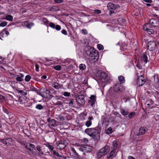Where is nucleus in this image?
I'll return each mask as SVG.
<instances>
[{
	"label": "nucleus",
	"mask_w": 159,
	"mask_h": 159,
	"mask_svg": "<svg viewBox=\"0 0 159 159\" xmlns=\"http://www.w3.org/2000/svg\"><path fill=\"white\" fill-rule=\"evenodd\" d=\"M85 132L95 139H100V131L96 128H87L85 129Z\"/></svg>",
	"instance_id": "f257e3e1"
},
{
	"label": "nucleus",
	"mask_w": 159,
	"mask_h": 159,
	"mask_svg": "<svg viewBox=\"0 0 159 159\" xmlns=\"http://www.w3.org/2000/svg\"><path fill=\"white\" fill-rule=\"evenodd\" d=\"M86 48L89 50L87 53L91 57V59L94 61H97L98 58V52L93 48L90 46H87Z\"/></svg>",
	"instance_id": "f03ea898"
},
{
	"label": "nucleus",
	"mask_w": 159,
	"mask_h": 159,
	"mask_svg": "<svg viewBox=\"0 0 159 159\" xmlns=\"http://www.w3.org/2000/svg\"><path fill=\"white\" fill-rule=\"evenodd\" d=\"M110 148L108 146H106L100 149L97 153V158L99 159L102 157L103 155H106L109 152Z\"/></svg>",
	"instance_id": "7ed1b4c3"
},
{
	"label": "nucleus",
	"mask_w": 159,
	"mask_h": 159,
	"mask_svg": "<svg viewBox=\"0 0 159 159\" xmlns=\"http://www.w3.org/2000/svg\"><path fill=\"white\" fill-rule=\"evenodd\" d=\"M98 77L102 82H108L110 80V77L108 75L107 73L104 72H101L99 73Z\"/></svg>",
	"instance_id": "20e7f679"
},
{
	"label": "nucleus",
	"mask_w": 159,
	"mask_h": 159,
	"mask_svg": "<svg viewBox=\"0 0 159 159\" xmlns=\"http://www.w3.org/2000/svg\"><path fill=\"white\" fill-rule=\"evenodd\" d=\"M147 24H149V26L152 27H157L159 25V20L158 19H152Z\"/></svg>",
	"instance_id": "39448f33"
},
{
	"label": "nucleus",
	"mask_w": 159,
	"mask_h": 159,
	"mask_svg": "<svg viewBox=\"0 0 159 159\" xmlns=\"http://www.w3.org/2000/svg\"><path fill=\"white\" fill-rule=\"evenodd\" d=\"M85 97L83 95H78L76 98V101L80 105H83L85 102L84 99Z\"/></svg>",
	"instance_id": "423d86ee"
},
{
	"label": "nucleus",
	"mask_w": 159,
	"mask_h": 159,
	"mask_svg": "<svg viewBox=\"0 0 159 159\" xmlns=\"http://www.w3.org/2000/svg\"><path fill=\"white\" fill-rule=\"evenodd\" d=\"M156 47V44L154 41H150L148 43V49L150 51L154 50Z\"/></svg>",
	"instance_id": "0eeeda50"
},
{
	"label": "nucleus",
	"mask_w": 159,
	"mask_h": 159,
	"mask_svg": "<svg viewBox=\"0 0 159 159\" xmlns=\"http://www.w3.org/2000/svg\"><path fill=\"white\" fill-rule=\"evenodd\" d=\"M152 27L149 26V24H146L143 27L144 30L146 31L149 34H152L154 33L155 31L153 29H151Z\"/></svg>",
	"instance_id": "6e6552de"
},
{
	"label": "nucleus",
	"mask_w": 159,
	"mask_h": 159,
	"mask_svg": "<svg viewBox=\"0 0 159 159\" xmlns=\"http://www.w3.org/2000/svg\"><path fill=\"white\" fill-rule=\"evenodd\" d=\"M145 80L144 78L143 75H141L140 76H139L137 82V85L139 86H142L145 83Z\"/></svg>",
	"instance_id": "1a4fd4ad"
},
{
	"label": "nucleus",
	"mask_w": 159,
	"mask_h": 159,
	"mask_svg": "<svg viewBox=\"0 0 159 159\" xmlns=\"http://www.w3.org/2000/svg\"><path fill=\"white\" fill-rule=\"evenodd\" d=\"M47 122L49 123L48 125L49 127L51 128L55 126L56 125V120L54 119H51L50 118H49L47 119Z\"/></svg>",
	"instance_id": "9d476101"
},
{
	"label": "nucleus",
	"mask_w": 159,
	"mask_h": 159,
	"mask_svg": "<svg viewBox=\"0 0 159 159\" xmlns=\"http://www.w3.org/2000/svg\"><path fill=\"white\" fill-rule=\"evenodd\" d=\"M69 153L70 157H75L77 156V153L75 149L72 147H71L70 149L69 150Z\"/></svg>",
	"instance_id": "9b49d317"
},
{
	"label": "nucleus",
	"mask_w": 159,
	"mask_h": 159,
	"mask_svg": "<svg viewBox=\"0 0 159 159\" xmlns=\"http://www.w3.org/2000/svg\"><path fill=\"white\" fill-rule=\"evenodd\" d=\"M89 98L90 99L89 100L88 102L92 107H93L96 101V96L95 95H92Z\"/></svg>",
	"instance_id": "f8f14e48"
},
{
	"label": "nucleus",
	"mask_w": 159,
	"mask_h": 159,
	"mask_svg": "<svg viewBox=\"0 0 159 159\" xmlns=\"http://www.w3.org/2000/svg\"><path fill=\"white\" fill-rule=\"evenodd\" d=\"M49 26L53 29H56L57 30L59 31L61 29V27L59 25H55V24L52 22L49 23Z\"/></svg>",
	"instance_id": "ddd939ff"
},
{
	"label": "nucleus",
	"mask_w": 159,
	"mask_h": 159,
	"mask_svg": "<svg viewBox=\"0 0 159 159\" xmlns=\"http://www.w3.org/2000/svg\"><path fill=\"white\" fill-rule=\"evenodd\" d=\"M84 152H90L93 151V147L89 145H86L84 146Z\"/></svg>",
	"instance_id": "4468645a"
},
{
	"label": "nucleus",
	"mask_w": 159,
	"mask_h": 159,
	"mask_svg": "<svg viewBox=\"0 0 159 159\" xmlns=\"http://www.w3.org/2000/svg\"><path fill=\"white\" fill-rule=\"evenodd\" d=\"M116 150H113L110 152L109 154L106 157L107 159H112L116 156Z\"/></svg>",
	"instance_id": "2eb2a0df"
},
{
	"label": "nucleus",
	"mask_w": 159,
	"mask_h": 159,
	"mask_svg": "<svg viewBox=\"0 0 159 159\" xmlns=\"http://www.w3.org/2000/svg\"><path fill=\"white\" fill-rule=\"evenodd\" d=\"M66 141H60L57 144V146L60 149H62L66 147Z\"/></svg>",
	"instance_id": "dca6fc26"
},
{
	"label": "nucleus",
	"mask_w": 159,
	"mask_h": 159,
	"mask_svg": "<svg viewBox=\"0 0 159 159\" xmlns=\"http://www.w3.org/2000/svg\"><path fill=\"white\" fill-rule=\"evenodd\" d=\"M147 131L146 128L143 127H141L139 130V134H144Z\"/></svg>",
	"instance_id": "f3484780"
},
{
	"label": "nucleus",
	"mask_w": 159,
	"mask_h": 159,
	"mask_svg": "<svg viewBox=\"0 0 159 159\" xmlns=\"http://www.w3.org/2000/svg\"><path fill=\"white\" fill-rule=\"evenodd\" d=\"M16 77V80L17 81H22L23 80V78L24 77V75L22 74H19V75H17Z\"/></svg>",
	"instance_id": "a211bd4d"
},
{
	"label": "nucleus",
	"mask_w": 159,
	"mask_h": 159,
	"mask_svg": "<svg viewBox=\"0 0 159 159\" xmlns=\"http://www.w3.org/2000/svg\"><path fill=\"white\" fill-rule=\"evenodd\" d=\"M146 52H144L141 56V59L142 61L146 63L148 61V57L147 56Z\"/></svg>",
	"instance_id": "6ab92c4d"
},
{
	"label": "nucleus",
	"mask_w": 159,
	"mask_h": 159,
	"mask_svg": "<svg viewBox=\"0 0 159 159\" xmlns=\"http://www.w3.org/2000/svg\"><path fill=\"white\" fill-rule=\"evenodd\" d=\"M42 92L43 95L44 96H43V97L44 98H47V95H49L50 93V92L49 90L46 89H43L42 90Z\"/></svg>",
	"instance_id": "aec40b11"
},
{
	"label": "nucleus",
	"mask_w": 159,
	"mask_h": 159,
	"mask_svg": "<svg viewBox=\"0 0 159 159\" xmlns=\"http://www.w3.org/2000/svg\"><path fill=\"white\" fill-rule=\"evenodd\" d=\"M107 7L108 9H115L116 7L112 2L109 3L107 5Z\"/></svg>",
	"instance_id": "412c9836"
},
{
	"label": "nucleus",
	"mask_w": 159,
	"mask_h": 159,
	"mask_svg": "<svg viewBox=\"0 0 159 159\" xmlns=\"http://www.w3.org/2000/svg\"><path fill=\"white\" fill-rule=\"evenodd\" d=\"M62 85L57 82H55L52 84V86L56 89H59L61 88Z\"/></svg>",
	"instance_id": "4be33fe9"
},
{
	"label": "nucleus",
	"mask_w": 159,
	"mask_h": 159,
	"mask_svg": "<svg viewBox=\"0 0 159 159\" xmlns=\"http://www.w3.org/2000/svg\"><path fill=\"white\" fill-rule=\"evenodd\" d=\"M2 141L3 143L7 145L8 143L10 144V142L11 141V139L10 138H6L2 139Z\"/></svg>",
	"instance_id": "5701e85b"
},
{
	"label": "nucleus",
	"mask_w": 159,
	"mask_h": 159,
	"mask_svg": "<svg viewBox=\"0 0 159 159\" xmlns=\"http://www.w3.org/2000/svg\"><path fill=\"white\" fill-rule=\"evenodd\" d=\"M118 78L120 84H122L125 82V80L123 76L122 75L119 76Z\"/></svg>",
	"instance_id": "b1692460"
},
{
	"label": "nucleus",
	"mask_w": 159,
	"mask_h": 159,
	"mask_svg": "<svg viewBox=\"0 0 159 159\" xmlns=\"http://www.w3.org/2000/svg\"><path fill=\"white\" fill-rule=\"evenodd\" d=\"M13 17L11 15H7L6 16V18L5 19L9 20L10 21H11L13 20Z\"/></svg>",
	"instance_id": "393cba45"
},
{
	"label": "nucleus",
	"mask_w": 159,
	"mask_h": 159,
	"mask_svg": "<svg viewBox=\"0 0 159 159\" xmlns=\"http://www.w3.org/2000/svg\"><path fill=\"white\" fill-rule=\"evenodd\" d=\"M16 90L18 93H20L22 95H26L27 94V92L23 91L22 90L16 89Z\"/></svg>",
	"instance_id": "a878e982"
},
{
	"label": "nucleus",
	"mask_w": 159,
	"mask_h": 159,
	"mask_svg": "<svg viewBox=\"0 0 159 159\" xmlns=\"http://www.w3.org/2000/svg\"><path fill=\"white\" fill-rule=\"evenodd\" d=\"M45 145L49 148L50 151H53V147L49 143H45Z\"/></svg>",
	"instance_id": "bb28decb"
},
{
	"label": "nucleus",
	"mask_w": 159,
	"mask_h": 159,
	"mask_svg": "<svg viewBox=\"0 0 159 159\" xmlns=\"http://www.w3.org/2000/svg\"><path fill=\"white\" fill-rule=\"evenodd\" d=\"M117 146L118 144L116 141H115L113 142V144L112 146L113 150H116V149L117 147Z\"/></svg>",
	"instance_id": "cd10ccee"
},
{
	"label": "nucleus",
	"mask_w": 159,
	"mask_h": 159,
	"mask_svg": "<svg viewBox=\"0 0 159 159\" xmlns=\"http://www.w3.org/2000/svg\"><path fill=\"white\" fill-rule=\"evenodd\" d=\"M79 68L81 70H84L86 68V66L84 64H81L79 66Z\"/></svg>",
	"instance_id": "c85d7f7f"
},
{
	"label": "nucleus",
	"mask_w": 159,
	"mask_h": 159,
	"mask_svg": "<svg viewBox=\"0 0 159 159\" xmlns=\"http://www.w3.org/2000/svg\"><path fill=\"white\" fill-rule=\"evenodd\" d=\"M112 132V129L111 127L108 128L106 131V133L107 134H111Z\"/></svg>",
	"instance_id": "c756f323"
},
{
	"label": "nucleus",
	"mask_w": 159,
	"mask_h": 159,
	"mask_svg": "<svg viewBox=\"0 0 159 159\" xmlns=\"http://www.w3.org/2000/svg\"><path fill=\"white\" fill-rule=\"evenodd\" d=\"M91 125L92 121L90 120H87L85 124V125L88 127L90 126Z\"/></svg>",
	"instance_id": "7c9ffc66"
},
{
	"label": "nucleus",
	"mask_w": 159,
	"mask_h": 159,
	"mask_svg": "<svg viewBox=\"0 0 159 159\" xmlns=\"http://www.w3.org/2000/svg\"><path fill=\"white\" fill-rule=\"evenodd\" d=\"M114 91L116 93L120 91L119 85H116L114 88Z\"/></svg>",
	"instance_id": "2f4dec72"
},
{
	"label": "nucleus",
	"mask_w": 159,
	"mask_h": 159,
	"mask_svg": "<svg viewBox=\"0 0 159 159\" xmlns=\"http://www.w3.org/2000/svg\"><path fill=\"white\" fill-rule=\"evenodd\" d=\"M120 112L124 116H126L128 115V112L122 109L120 110Z\"/></svg>",
	"instance_id": "473e14b6"
},
{
	"label": "nucleus",
	"mask_w": 159,
	"mask_h": 159,
	"mask_svg": "<svg viewBox=\"0 0 159 159\" xmlns=\"http://www.w3.org/2000/svg\"><path fill=\"white\" fill-rule=\"evenodd\" d=\"M92 12L95 14H100L101 11L100 10L94 9L92 10Z\"/></svg>",
	"instance_id": "72a5a7b5"
},
{
	"label": "nucleus",
	"mask_w": 159,
	"mask_h": 159,
	"mask_svg": "<svg viewBox=\"0 0 159 159\" xmlns=\"http://www.w3.org/2000/svg\"><path fill=\"white\" fill-rule=\"evenodd\" d=\"M36 108L38 110H41L43 108V106L41 104H38L36 106Z\"/></svg>",
	"instance_id": "f704fd0d"
},
{
	"label": "nucleus",
	"mask_w": 159,
	"mask_h": 159,
	"mask_svg": "<svg viewBox=\"0 0 159 159\" xmlns=\"http://www.w3.org/2000/svg\"><path fill=\"white\" fill-rule=\"evenodd\" d=\"M31 78V76L30 75H27L25 77V80L26 82H28L30 80Z\"/></svg>",
	"instance_id": "c9c22d12"
},
{
	"label": "nucleus",
	"mask_w": 159,
	"mask_h": 159,
	"mask_svg": "<svg viewBox=\"0 0 159 159\" xmlns=\"http://www.w3.org/2000/svg\"><path fill=\"white\" fill-rule=\"evenodd\" d=\"M53 68L56 70H61V67L60 65H58L54 66Z\"/></svg>",
	"instance_id": "e433bc0d"
},
{
	"label": "nucleus",
	"mask_w": 159,
	"mask_h": 159,
	"mask_svg": "<svg viewBox=\"0 0 159 159\" xmlns=\"http://www.w3.org/2000/svg\"><path fill=\"white\" fill-rule=\"evenodd\" d=\"M97 47L98 49L99 50H103L104 48L102 45L100 44H98L97 45Z\"/></svg>",
	"instance_id": "4c0bfd02"
},
{
	"label": "nucleus",
	"mask_w": 159,
	"mask_h": 159,
	"mask_svg": "<svg viewBox=\"0 0 159 159\" xmlns=\"http://www.w3.org/2000/svg\"><path fill=\"white\" fill-rule=\"evenodd\" d=\"M7 24V22L6 21H3L0 23V26L4 27L6 26Z\"/></svg>",
	"instance_id": "58836bf2"
},
{
	"label": "nucleus",
	"mask_w": 159,
	"mask_h": 159,
	"mask_svg": "<svg viewBox=\"0 0 159 159\" xmlns=\"http://www.w3.org/2000/svg\"><path fill=\"white\" fill-rule=\"evenodd\" d=\"M25 147L29 151L31 152L32 153H34V152L33 151V149H31V148H30V147L28 146V144H26L25 145Z\"/></svg>",
	"instance_id": "ea45409f"
},
{
	"label": "nucleus",
	"mask_w": 159,
	"mask_h": 159,
	"mask_svg": "<svg viewBox=\"0 0 159 159\" xmlns=\"http://www.w3.org/2000/svg\"><path fill=\"white\" fill-rule=\"evenodd\" d=\"M53 153L56 155L57 157H62V155H60L58 152H57L55 150H54L53 151Z\"/></svg>",
	"instance_id": "a19ab883"
},
{
	"label": "nucleus",
	"mask_w": 159,
	"mask_h": 159,
	"mask_svg": "<svg viewBox=\"0 0 159 159\" xmlns=\"http://www.w3.org/2000/svg\"><path fill=\"white\" fill-rule=\"evenodd\" d=\"M74 100L73 99H71L70 100V102H69L68 104L69 106L71 107L73 106V101Z\"/></svg>",
	"instance_id": "79ce46f5"
},
{
	"label": "nucleus",
	"mask_w": 159,
	"mask_h": 159,
	"mask_svg": "<svg viewBox=\"0 0 159 159\" xmlns=\"http://www.w3.org/2000/svg\"><path fill=\"white\" fill-rule=\"evenodd\" d=\"M37 150L39 151L41 154H43V152L42 151V149L41 148L40 146H37L36 147Z\"/></svg>",
	"instance_id": "37998d69"
},
{
	"label": "nucleus",
	"mask_w": 159,
	"mask_h": 159,
	"mask_svg": "<svg viewBox=\"0 0 159 159\" xmlns=\"http://www.w3.org/2000/svg\"><path fill=\"white\" fill-rule=\"evenodd\" d=\"M135 114V113L134 112H131L129 115V118H132Z\"/></svg>",
	"instance_id": "c03bdc74"
},
{
	"label": "nucleus",
	"mask_w": 159,
	"mask_h": 159,
	"mask_svg": "<svg viewBox=\"0 0 159 159\" xmlns=\"http://www.w3.org/2000/svg\"><path fill=\"white\" fill-rule=\"evenodd\" d=\"M42 90L40 89V90L39 92H38V90H37V91L36 92L38 94H39V95L43 97V93H42Z\"/></svg>",
	"instance_id": "a18cd8bd"
},
{
	"label": "nucleus",
	"mask_w": 159,
	"mask_h": 159,
	"mask_svg": "<svg viewBox=\"0 0 159 159\" xmlns=\"http://www.w3.org/2000/svg\"><path fill=\"white\" fill-rule=\"evenodd\" d=\"M63 95L65 97H68L70 95V93L67 92H65L63 93Z\"/></svg>",
	"instance_id": "49530a36"
},
{
	"label": "nucleus",
	"mask_w": 159,
	"mask_h": 159,
	"mask_svg": "<svg viewBox=\"0 0 159 159\" xmlns=\"http://www.w3.org/2000/svg\"><path fill=\"white\" fill-rule=\"evenodd\" d=\"M63 0H54V2L56 3H61L63 2Z\"/></svg>",
	"instance_id": "de8ad7c7"
},
{
	"label": "nucleus",
	"mask_w": 159,
	"mask_h": 159,
	"mask_svg": "<svg viewBox=\"0 0 159 159\" xmlns=\"http://www.w3.org/2000/svg\"><path fill=\"white\" fill-rule=\"evenodd\" d=\"M154 117L157 121L159 120V115L156 114L154 116Z\"/></svg>",
	"instance_id": "09e8293b"
},
{
	"label": "nucleus",
	"mask_w": 159,
	"mask_h": 159,
	"mask_svg": "<svg viewBox=\"0 0 159 159\" xmlns=\"http://www.w3.org/2000/svg\"><path fill=\"white\" fill-rule=\"evenodd\" d=\"M30 88V89L33 91H35V92L37 91V89L35 88H34L33 86L31 87Z\"/></svg>",
	"instance_id": "8fccbe9b"
},
{
	"label": "nucleus",
	"mask_w": 159,
	"mask_h": 159,
	"mask_svg": "<svg viewBox=\"0 0 159 159\" xmlns=\"http://www.w3.org/2000/svg\"><path fill=\"white\" fill-rule=\"evenodd\" d=\"M58 118L60 120L63 121L65 120L64 117L62 116H59Z\"/></svg>",
	"instance_id": "3c124183"
},
{
	"label": "nucleus",
	"mask_w": 159,
	"mask_h": 159,
	"mask_svg": "<svg viewBox=\"0 0 159 159\" xmlns=\"http://www.w3.org/2000/svg\"><path fill=\"white\" fill-rule=\"evenodd\" d=\"M82 33L84 34H88L87 30L85 29H82Z\"/></svg>",
	"instance_id": "603ef678"
},
{
	"label": "nucleus",
	"mask_w": 159,
	"mask_h": 159,
	"mask_svg": "<svg viewBox=\"0 0 159 159\" xmlns=\"http://www.w3.org/2000/svg\"><path fill=\"white\" fill-rule=\"evenodd\" d=\"M61 33L65 35H66L67 34V32L66 31V30H63L61 31Z\"/></svg>",
	"instance_id": "864d4df0"
},
{
	"label": "nucleus",
	"mask_w": 159,
	"mask_h": 159,
	"mask_svg": "<svg viewBox=\"0 0 159 159\" xmlns=\"http://www.w3.org/2000/svg\"><path fill=\"white\" fill-rule=\"evenodd\" d=\"M35 66L36 71H39V65L38 64H36L35 65Z\"/></svg>",
	"instance_id": "5fc2aeb1"
},
{
	"label": "nucleus",
	"mask_w": 159,
	"mask_h": 159,
	"mask_svg": "<svg viewBox=\"0 0 159 159\" xmlns=\"http://www.w3.org/2000/svg\"><path fill=\"white\" fill-rule=\"evenodd\" d=\"M3 111L5 113H6L7 114H8V111L7 110L4 108V107H3Z\"/></svg>",
	"instance_id": "6e6d98bb"
},
{
	"label": "nucleus",
	"mask_w": 159,
	"mask_h": 159,
	"mask_svg": "<svg viewBox=\"0 0 159 159\" xmlns=\"http://www.w3.org/2000/svg\"><path fill=\"white\" fill-rule=\"evenodd\" d=\"M28 146L30 147L31 148H34L35 147V146L32 144H28Z\"/></svg>",
	"instance_id": "4d7b16f0"
},
{
	"label": "nucleus",
	"mask_w": 159,
	"mask_h": 159,
	"mask_svg": "<svg viewBox=\"0 0 159 159\" xmlns=\"http://www.w3.org/2000/svg\"><path fill=\"white\" fill-rule=\"evenodd\" d=\"M55 7H52L50 8V11H56Z\"/></svg>",
	"instance_id": "13d9d810"
},
{
	"label": "nucleus",
	"mask_w": 159,
	"mask_h": 159,
	"mask_svg": "<svg viewBox=\"0 0 159 159\" xmlns=\"http://www.w3.org/2000/svg\"><path fill=\"white\" fill-rule=\"evenodd\" d=\"M83 148H84V146H82L81 147L79 148V149L80 151L84 152V150Z\"/></svg>",
	"instance_id": "bf43d9fd"
},
{
	"label": "nucleus",
	"mask_w": 159,
	"mask_h": 159,
	"mask_svg": "<svg viewBox=\"0 0 159 159\" xmlns=\"http://www.w3.org/2000/svg\"><path fill=\"white\" fill-rule=\"evenodd\" d=\"M116 116H120V114L118 112H115L113 113Z\"/></svg>",
	"instance_id": "052dcab7"
},
{
	"label": "nucleus",
	"mask_w": 159,
	"mask_h": 159,
	"mask_svg": "<svg viewBox=\"0 0 159 159\" xmlns=\"http://www.w3.org/2000/svg\"><path fill=\"white\" fill-rule=\"evenodd\" d=\"M143 1L148 3H151L152 2V0H143Z\"/></svg>",
	"instance_id": "680f3d73"
},
{
	"label": "nucleus",
	"mask_w": 159,
	"mask_h": 159,
	"mask_svg": "<svg viewBox=\"0 0 159 159\" xmlns=\"http://www.w3.org/2000/svg\"><path fill=\"white\" fill-rule=\"evenodd\" d=\"M83 141L85 143H87L88 142V139L86 138H84L83 139Z\"/></svg>",
	"instance_id": "e2e57ef3"
},
{
	"label": "nucleus",
	"mask_w": 159,
	"mask_h": 159,
	"mask_svg": "<svg viewBox=\"0 0 159 159\" xmlns=\"http://www.w3.org/2000/svg\"><path fill=\"white\" fill-rule=\"evenodd\" d=\"M43 21H44V23L45 24L48 23V20L45 18H43Z\"/></svg>",
	"instance_id": "0e129e2a"
},
{
	"label": "nucleus",
	"mask_w": 159,
	"mask_h": 159,
	"mask_svg": "<svg viewBox=\"0 0 159 159\" xmlns=\"http://www.w3.org/2000/svg\"><path fill=\"white\" fill-rule=\"evenodd\" d=\"M4 97L1 95H0V100H4Z\"/></svg>",
	"instance_id": "69168bd1"
},
{
	"label": "nucleus",
	"mask_w": 159,
	"mask_h": 159,
	"mask_svg": "<svg viewBox=\"0 0 159 159\" xmlns=\"http://www.w3.org/2000/svg\"><path fill=\"white\" fill-rule=\"evenodd\" d=\"M114 13V11H113L110 10L109 11V15H111L112 14Z\"/></svg>",
	"instance_id": "338daca9"
},
{
	"label": "nucleus",
	"mask_w": 159,
	"mask_h": 159,
	"mask_svg": "<svg viewBox=\"0 0 159 159\" xmlns=\"http://www.w3.org/2000/svg\"><path fill=\"white\" fill-rule=\"evenodd\" d=\"M128 159H135V158L131 156H129L128 157Z\"/></svg>",
	"instance_id": "774afa93"
}]
</instances>
